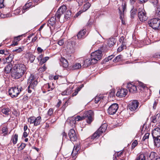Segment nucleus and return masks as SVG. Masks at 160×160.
Listing matches in <instances>:
<instances>
[{
    "mask_svg": "<svg viewBox=\"0 0 160 160\" xmlns=\"http://www.w3.org/2000/svg\"><path fill=\"white\" fill-rule=\"evenodd\" d=\"M81 67V65L80 63H75L72 67L73 69H78Z\"/></svg>",
    "mask_w": 160,
    "mask_h": 160,
    "instance_id": "nucleus-35",
    "label": "nucleus"
},
{
    "mask_svg": "<svg viewBox=\"0 0 160 160\" xmlns=\"http://www.w3.org/2000/svg\"><path fill=\"white\" fill-rule=\"evenodd\" d=\"M138 141L137 140H135L132 143V149H133L138 145Z\"/></svg>",
    "mask_w": 160,
    "mask_h": 160,
    "instance_id": "nucleus-43",
    "label": "nucleus"
},
{
    "mask_svg": "<svg viewBox=\"0 0 160 160\" xmlns=\"http://www.w3.org/2000/svg\"><path fill=\"white\" fill-rule=\"evenodd\" d=\"M29 58L31 62H32L35 59V56L32 55L30 54L29 56Z\"/></svg>",
    "mask_w": 160,
    "mask_h": 160,
    "instance_id": "nucleus-47",
    "label": "nucleus"
},
{
    "mask_svg": "<svg viewBox=\"0 0 160 160\" xmlns=\"http://www.w3.org/2000/svg\"><path fill=\"white\" fill-rule=\"evenodd\" d=\"M43 55L42 54L40 55L38 58V59L39 61L42 59Z\"/></svg>",
    "mask_w": 160,
    "mask_h": 160,
    "instance_id": "nucleus-63",
    "label": "nucleus"
},
{
    "mask_svg": "<svg viewBox=\"0 0 160 160\" xmlns=\"http://www.w3.org/2000/svg\"><path fill=\"white\" fill-rule=\"evenodd\" d=\"M93 112L92 110H89L85 112L84 116L82 117L77 116V117L75 118V119L76 121H79L84 119L85 118L87 117L88 118L87 122L90 124L93 120Z\"/></svg>",
    "mask_w": 160,
    "mask_h": 160,
    "instance_id": "nucleus-2",
    "label": "nucleus"
},
{
    "mask_svg": "<svg viewBox=\"0 0 160 160\" xmlns=\"http://www.w3.org/2000/svg\"><path fill=\"white\" fill-rule=\"evenodd\" d=\"M23 47H19L18 48L13 50V52H16L18 53H20L23 51Z\"/></svg>",
    "mask_w": 160,
    "mask_h": 160,
    "instance_id": "nucleus-40",
    "label": "nucleus"
},
{
    "mask_svg": "<svg viewBox=\"0 0 160 160\" xmlns=\"http://www.w3.org/2000/svg\"><path fill=\"white\" fill-rule=\"evenodd\" d=\"M28 132L29 131H24L23 134V136L24 138H26L28 136Z\"/></svg>",
    "mask_w": 160,
    "mask_h": 160,
    "instance_id": "nucleus-54",
    "label": "nucleus"
},
{
    "mask_svg": "<svg viewBox=\"0 0 160 160\" xmlns=\"http://www.w3.org/2000/svg\"><path fill=\"white\" fill-rule=\"evenodd\" d=\"M11 16V15L10 14L5 15L0 13V17L1 18H5L9 17Z\"/></svg>",
    "mask_w": 160,
    "mask_h": 160,
    "instance_id": "nucleus-44",
    "label": "nucleus"
},
{
    "mask_svg": "<svg viewBox=\"0 0 160 160\" xmlns=\"http://www.w3.org/2000/svg\"><path fill=\"white\" fill-rule=\"evenodd\" d=\"M103 95L101 94H100L98 96H96L95 98V103H98L101 99H103Z\"/></svg>",
    "mask_w": 160,
    "mask_h": 160,
    "instance_id": "nucleus-31",
    "label": "nucleus"
},
{
    "mask_svg": "<svg viewBox=\"0 0 160 160\" xmlns=\"http://www.w3.org/2000/svg\"><path fill=\"white\" fill-rule=\"evenodd\" d=\"M139 85L140 87H141L143 88H144L145 87V85L142 82H140L139 84Z\"/></svg>",
    "mask_w": 160,
    "mask_h": 160,
    "instance_id": "nucleus-61",
    "label": "nucleus"
},
{
    "mask_svg": "<svg viewBox=\"0 0 160 160\" xmlns=\"http://www.w3.org/2000/svg\"><path fill=\"white\" fill-rule=\"evenodd\" d=\"M146 156L143 154H141L138 156L135 160H146Z\"/></svg>",
    "mask_w": 160,
    "mask_h": 160,
    "instance_id": "nucleus-29",
    "label": "nucleus"
},
{
    "mask_svg": "<svg viewBox=\"0 0 160 160\" xmlns=\"http://www.w3.org/2000/svg\"><path fill=\"white\" fill-rule=\"evenodd\" d=\"M127 93L128 91L126 89L122 88L118 90L116 93V96L120 97H124Z\"/></svg>",
    "mask_w": 160,
    "mask_h": 160,
    "instance_id": "nucleus-14",
    "label": "nucleus"
},
{
    "mask_svg": "<svg viewBox=\"0 0 160 160\" xmlns=\"http://www.w3.org/2000/svg\"><path fill=\"white\" fill-rule=\"evenodd\" d=\"M18 44V42H17V41H15V40H14L13 41V43L11 45L12 46H14L17 45Z\"/></svg>",
    "mask_w": 160,
    "mask_h": 160,
    "instance_id": "nucleus-55",
    "label": "nucleus"
},
{
    "mask_svg": "<svg viewBox=\"0 0 160 160\" xmlns=\"http://www.w3.org/2000/svg\"><path fill=\"white\" fill-rule=\"evenodd\" d=\"M118 105L116 103L112 104L108 109V112L109 114L113 115L114 114L118 109Z\"/></svg>",
    "mask_w": 160,
    "mask_h": 160,
    "instance_id": "nucleus-9",
    "label": "nucleus"
},
{
    "mask_svg": "<svg viewBox=\"0 0 160 160\" xmlns=\"http://www.w3.org/2000/svg\"><path fill=\"white\" fill-rule=\"evenodd\" d=\"M41 121V117L39 116L37 118H35V120L34 125L35 126H37L39 124Z\"/></svg>",
    "mask_w": 160,
    "mask_h": 160,
    "instance_id": "nucleus-30",
    "label": "nucleus"
},
{
    "mask_svg": "<svg viewBox=\"0 0 160 160\" xmlns=\"http://www.w3.org/2000/svg\"><path fill=\"white\" fill-rule=\"evenodd\" d=\"M122 58V56L121 55H118L115 58H114L113 60V61L115 62H118L119 61L121 58Z\"/></svg>",
    "mask_w": 160,
    "mask_h": 160,
    "instance_id": "nucleus-41",
    "label": "nucleus"
},
{
    "mask_svg": "<svg viewBox=\"0 0 160 160\" xmlns=\"http://www.w3.org/2000/svg\"><path fill=\"white\" fill-rule=\"evenodd\" d=\"M91 4L89 2H87L83 6V11H85L87 10L90 7Z\"/></svg>",
    "mask_w": 160,
    "mask_h": 160,
    "instance_id": "nucleus-34",
    "label": "nucleus"
},
{
    "mask_svg": "<svg viewBox=\"0 0 160 160\" xmlns=\"http://www.w3.org/2000/svg\"><path fill=\"white\" fill-rule=\"evenodd\" d=\"M5 4V0H0V8H3Z\"/></svg>",
    "mask_w": 160,
    "mask_h": 160,
    "instance_id": "nucleus-42",
    "label": "nucleus"
},
{
    "mask_svg": "<svg viewBox=\"0 0 160 160\" xmlns=\"http://www.w3.org/2000/svg\"><path fill=\"white\" fill-rule=\"evenodd\" d=\"M68 89H67L63 92H62V95H69L70 94V92H68Z\"/></svg>",
    "mask_w": 160,
    "mask_h": 160,
    "instance_id": "nucleus-46",
    "label": "nucleus"
},
{
    "mask_svg": "<svg viewBox=\"0 0 160 160\" xmlns=\"http://www.w3.org/2000/svg\"><path fill=\"white\" fill-rule=\"evenodd\" d=\"M151 119L152 120V122L153 123H155L157 122V118L156 116H154L152 117L151 118Z\"/></svg>",
    "mask_w": 160,
    "mask_h": 160,
    "instance_id": "nucleus-52",
    "label": "nucleus"
},
{
    "mask_svg": "<svg viewBox=\"0 0 160 160\" xmlns=\"http://www.w3.org/2000/svg\"><path fill=\"white\" fill-rule=\"evenodd\" d=\"M127 88L129 91L131 93H136L137 91L136 86L134 84L130 83H128L127 85Z\"/></svg>",
    "mask_w": 160,
    "mask_h": 160,
    "instance_id": "nucleus-15",
    "label": "nucleus"
},
{
    "mask_svg": "<svg viewBox=\"0 0 160 160\" xmlns=\"http://www.w3.org/2000/svg\"><path fill=\"white\" fill-rule=\"evenodd\" d=\"M56 19L54 17H52L49 20L48 22L49 24L53 27L55 25L56 23Z\"/></svg>",
    "mask_w": 160,
    "mask_h": 160,
    "instance_id": "nucleus-27",
    "label": "nucleus"
},
{
    "mask_svg": "<svg viewBox=\"0 0 160 160\" xmlns=\"http://www.w3.org/2000/svg\"><path fill=\"white\" fill-rule=\"evenodd\" d=\"M152 135L153 138L160 137V129L158 128L154 129L152 131Z\"/></svg>",
    "mask_w": 160,
    "mask_h": 160,
    "instance_id": "nucleus-16",
    "label": "nucleus"
},
{
    "mask_svg": "<svg viewBox=\"0 0 160 160\" xmlns=\"http://www.w3.org/2000/svg\"><path fill=\"white\" fill-rule=\"evenodd\" d=\"M40 61V64L41 65L42 64H43L45 63L46 62L44 60L43 58Z\"/></svg>",
    "mask_w": 160,
    "mask_h": 160,
    "instance_id": "nucleus-60",
    "label": "nucleus"
},
{
    "mask_svg": "<svg viewBox=\"0 0 160 160\" xmlns=\"http://www.w3.org/2000/svg\"><path fill=\"white\" fill-rule=\"evenodd\" d=\"M116 40L113 38H110L108 41V44L109 47H112L116 42Z\"/></svg>",
    "mask_w": 160,
    "mask_h": 160,
    "instance_id": "nucleus-22",
    "label": "nucleus"
},
{
    "mask_svg": "<svg viewBox=\"0 0 160 160\" xmlns=\"http://www.w3.org/2000/svg\"><path fill=\"white\" fill-rule=\"evenodd\" d=\"M35 117H31L28 119V122L30 123V124H34L35 120Z\"/></svg>",
    "mask_w": 160,
    "mask_h": 160,
    "instance_id": "nucleus-39",
    "label": "nucleus"
},
{
    "mask_svg": "<svg viewBox=\"0 0 160 160\" xmlns=\"http://www.w3.org/2000/svg\"><path fill=\"white\" fill-rule=\"evenodd\" d=\"M5 136L8 134V130L7 128L6 127H3L0 132V135Z\"/></svg>",
    "mask_w": 160,
    "mask_h": 160,
    "instance_id": "nucleus-19",
    "label": "nucleus"
},
{
    "mask_svg": "<svg viewBox=\"0 0 160 160\" xmlns=\"http://www.w3.org/2000/svg\"><path fill=\"white\" fill-rule=\"evenodd\" d=\"M149 133H146L143 138L142 139L143 140L145 141L146 139H148L149 138Z\"/></svg>",
    "mask_w": 160,
    "mask_h": 160,
    "instance_id": "nucleus-48",
    "label": "nucleus"
},
{
    "mask_svg": "<svg viewBox=\"0 0 160 160\" xmlns=\"http://www.w3.org/2000/svg\"><path fill=\"white\" fill-rule=\"evenodd\" d=\"M107 126L106 123H104L102 124L98 130L93 134L91 137V139H94L99 137L102 133L105 131Z\"/></svg>",
    "mask_w": 160,
    "mask_h": 160,
    "instance_id": "nucleus-5",
    "label": "nucleus"
},
{
    "mask_svg": "<svg viewBox=\"0 0 160 160\" xmlns=\"http://www.w3.org/2000/svg\"><path fill=\"white\" fill-rule=\"evenodd\" d=\"M67 10L66 6L63 5L61 6L58 9L55 14V16L58 19H59L61 15L64 13Z\"/></svg>",
    "mask_w": 160,
    "mask_h": 160,
    "instance_id": "nucleus-11",
    "label": "nucleus"
},
{
    "mask_svg": "<svg viewBox=\"0 0 160 160\" xmlns=\"http://www.w3.org/2000/svg\"><path fill=\"white\" fill-rule=\"evenodd\" d=\"M158 157L157 154L154 152H151L149 155V158L151 160H155L156 158Z\"/></svg>",
    "mask_w": 160,
    "mask_h": 160,
    "instance_id": "nucleus-26",
    "label": "nucleus"
},
{
    "mask_svg": "<svg viewBox=\"0 0 160 160\" xmlns=\"http://www.w3.org/2000/svg\"><path fill=\"white\" fill-rule=\"evenodd\" d=\"M92 59L91 60L90 59H86L84 61V63L82 65L83 67H86L88 66L89 65L92 64H93L92 62Z\"/></svg>",
    "mask_w": 160,
    "mask_h": 160,
    "instance_id": "nucleus-21",
    "label": "nucleus"
},
{
    "mask_svg": "<svg viewBox=\"0 0 160 160\" xmlns=\"http://www.w3.org/2000/svg\"><path fill=\"white\" fill-rule=\"evenodd\" d=\"M139 103L137 100H134L130 103L128 105L129 109L132 112H136L138 109Z\"/></svg>",
    "mask_w": 160,
    "mask_h": 160,
    "instance_id": "nucleus-8",
    "label": "nucleus"
},
{
    "mask_svg": "<svg viewBox=\"0 0 160 160\" xmlns=\"http://www.w3.org/2000/svg\"><path fill=\"white\" fill-rule=\"evenodd\" d=\"M154 139L155 145L156 147H159L160 146V139L158 138H153Z\"/></svg>",
    "mask_w": 160,
    "mask_h": 160,
    "instance_id": "nucleus-32",
    "label": "nucleus"
},
{
    "mask_svg": "<svg viewBox=\"0 0 160 160\" xmlns=\"http://www.w3.org/2000/svg\"><path fill=\"white\" fill-rule=\"evenodd\" d=\"M71 14V12L70 11H67L64 16V18L66 19H68L69 18Z\"/></svg>",
    "mask_w": 160,
    "mask_h": 160,
    "instance_id": "nucleus-38",
    "label": "nucleus"
},
{
    "mask_svg": "<svg viewBox=\"0 0 160 160\" xmlns=\"http://www.w3.org/2000/svg\"><path fill=\"white\" fill-rule=\"evenodd\" d=\"M0 111L2 113L6 116L9 115L11 112V110L10 108L6 107H2L0 108Z\"/></svg>",
    "mask_w": 160,
    "mask_h": 160,
    "instance_id": "nucleus-13",
    "label": "nucleus"
},
{
    "mask_svg": "<svg viewBox=\"0 0 160 160\" xmlns=\"http://www.w3.org/2000/svg\"><path fill=\"white\" fill-rule=\"evenodd\" d=\"M156 13L159 17H160V8H158L156 11Z\"/></svg>",
    "mask_w": 160,
    "mask_h": 160,
    "instance_id": "nucleus-57",
    "label": "nucleus"
},
{
    "mask_svg": "<svg viewBox=\"0 0 160 160\" xmlns=\"http://www.w3.org/2000/svg\"><path fill=\"white\" fill-rule=\"evenodd\" d=\"M37 51L40 52L42 53L43 52V50L40 47H38L37 48Z\"/></svg>",
    "mask_w": 160,
    "mask_h": 160,
    "instance_id": "nucleus-58",
    "label": "nucleus"
},
{
    "mask_svg": "<svg viewBox=\"0 0 160 160\" xmlns=\"http://www.w3.org/2000/svg\"><path fill=\"white\" fill-rule=\"evenodd\" d=\"M31 3L30 2L26 4L23 7L22 13H20L19 14H21L24 12L26 11L31 6Z\"/></svg>",
    "mask_w": 160,
    "mask_h": 160,
    "instance_id": "nucleus-25",
    "label": "nucleus"
},
{
    "mask_svg": "<svg viewBox=\"0 0 160 160\" xmlns=\"http://www.w3.org/2000/svg\"><path fill=\"white\" fill-rule=\"evenodd\" d=\"M44 88H46V90H47V91H50V90L49 89V88H50V90H52L54 89V87H52V88H50V85L48 83L47 84H45L44 85Z\"/></svg>",
    "mask_w": 160,
    "mask_h": 160,
    "instance_id": "nucleus-37",
    "label": "nucleus"
},
{
    "mask_svg": "<svg viewBox=\"0 0 160 160\" xmlns=\"http://www.w3.org/2000/svg\"><path fill=\"white\" fill-rule=\"evenodd\" d=\"M22 35H19L17 37H15L14 38V40H15V41H17V42H18L20 40H21V38L22 37Z\"/></svg>",
    "mask_w": 160,
    "mask_h": 160,
    "instance_id": "nucleus-45",
    "label": "nucleus"
},
{
    "mask_svg": "<svg viewBox=\"0 0 160 160\" xmlns=\"http://www.w3.org/2000/svg\"><path fill=\"white\" fill-rule=\"evenodd\" d=\"M138 17L139 20L142 22L147 20V17L146 13L143 8H140L138 9Z\"/></svg>",
    "mask_w": 160,
    "mask_h": 160,
    "instance_id": "nucleus-7",
    "label": "nucleus"
},
{
    "mask_svg": "<svg viewBox=\"0 0 160 160\" xmlns=\"http://www.w3.org/2000/svg\"><path fill=\"white\" fill-rule=\"evenodd\" d=\"M60 62L62 63V65L64 68H67L68 66V63L66 59L63 58H62L60 59Z\"/></svg>",
    "mask_w": 160,
    "mask_h": 160,
    "instance_id": "nucleus-23",
    "label": "nucleus"
},
{
    "mask_svg": "<svg viewBox=\"0 0 160 160\" xmlns=\"http://www.w3.org/2000/svg\"><path fill=\"white\" fill-rule=\"evenodd\" d=\"M137 12V10L136 9H133L131 11V17L132 18H134Z\"/></svg>",
    "mask_w": 160,
    "mask_h": 160,
    "instance_id": "nucleus-36",
    "label": "nucleus"
},
{
    "mask_svg": "<svg viewBox=\"0 0 160 160\" xmlns=\"http://www.w3.org/2000/svg\"><path fill=\"white\" fill-rule=\"evenodd\" d=\"M28 83L29 84V86L33 89L37 84V81L34 80V76L33 74H31L29 78L28 79Z\"/></svg>",
    "mask_w": 160,
    "mask_h": 160,
    "instance_id": "nucleus-10",
    "label": "nucleus"
},
{
    "mask_svg": "<svg viewBox=\"0 0 160 160\" xmlns=\"http://www.w3.org/2000/svg\"><path fill=\"white\" fill-rule=\"evenodd\" d=\"M68 135L71 141H75L77 139V135L75 130L73 129H71L69 131Z\"/></svg>",
    "mask_w": 160,
    "mask_h": 160,
    "instance_id": "nucleus-12",
    "label": "nucleus"
},
{
    "mask_svg": "<svg viewBox=\"0 0 160 160\" xmlns=\"http://www.w3.org/2000/svg\"><path fill=\"white\" fill-rule=\"evenodd\" d=\"M12 68V66L11 64H8L5 68V71L6 73H8L11 71Z\"/></svg>",
    "mask_w": 160,
    "mask_h": 160,
    "instance_id": "nucleus-28",
    "label": "nucleus"
},
{
    "mask_svg": "<svg viewBox=\"0 0 160 160\" xmlns=\"http://www.w3.org/2000/svg\"><path fill=\"white\" fill-rule=\"evenodd\" d=\"M13 69V72L12 73V77L15 79H18L21 78L26 71V66L22 63L15 64Z\"/></svg>",
    "mask_w": 160,
    "mask_h": 160,
    "instance_id": "nucleus-1",
    "label": "nucleus"
},
{
    "mask_svg": "<svg viewBox=\"0 0 160 160\" xmlns=\"http://www.w3.org/2000/svg\"><path fill=\"white\" fill-rule=\"evenodd\" d=\"M25 144L22 143L19 147V149L21 150H22L25 147Z\"/></svg>",
    "mask_w": 160,
    "mask_h": 160,
    "instance_id": "nucleus-49",
    "label": "nucleus"
},
{
    "mask_svg": "<svg viewBox=\"0 0 160 160\" xmlns=\"http://www.w3.org/2000/svg\"><path fill=\"white\" fill-rule=\"evenodd\" d=\"M22 88L20 86L12 87L8 91L9 95L12 98H16L18 97L22 90Z\"/></svg>",
    "mask_w": 160,
    "mask_h": 160,
    "instance_id": "nucleus-3",
    "label": "nucleus"
},
{
    "mask_svg": "<svg viewBox=\"0 0 160 160\" xmlns=\"http://www.w3.org/2000/svg\"><path fill=\"white\" fill-rule=\"evenodd\" d=\"M31 88H31V87L28 86V92L29 93H30L32 92V90L31 89Z\"/></svg>",
    "mask_w": 160,
    "mask_h": 160,
    "instance_id": "nucleus-62",
    "label": "nucleus"
},
{
    "mask_svg": "<svg viewBox=\"0 0 160 160\" xmlns=\"http://www.w3.org/2000/svg\"><path fill=\"white\" fill-rule=\"evenodd\" d=\"M53 111L52 108H50L48 112V114L50 116L52 115L53 113Z\"/></svg>",
    "mask_w": 160,
    "mask_h": 160,
    "instance_id": "nucleus-53",
    "label": "nucleus"
},
{
    "mask_svg": "<svg viewBox=\"0 0 160 160\" xmlns=\"http://www.w3.org/2000/svg\"><path fill=\"white\" fill-rule=\"evenodd\" d=\"M102 56V52L100 50L96 51L92 53L91 58L92 62L95 64L97 63V62L100 60Z\"/></svg>",
    "mask_w": 160,
    "mask_h": 160,
    "instance_id": "nucleus-4",
    "label": "nucleus"
},
{
    "mask_svg": "<svg viewBox=\"0 0 160 160\" xmlns=\"http://www.w3.org/2000/svg\"><path fill=\"white\" fill-rule=\"evenodd\" d=\"M79 91H80L79 90V89H77V88H76L75 90V92H73V93L72 94V96H76L77 94Z\"/></svg>",
    "mask_w": 160,
    "mask_h": 160,
    "instance_id": "nucleus-50",
    "label": "nucleus"
},
{
    "mask_svg": "<svg viewBox=\"0 0 160 160\" xmlns=\"http://www.w3.org/2000/svg\"><path fill=\"white\" fill-rule=\"evenodd\" d=\"M64 42L63 40L62 39L58 42V44L60 46H62L64 44Z\"/></svg>",
    "mask_w": 160,
    "mask_h": 160,
    "instance_id": "nucleus-51",
    "label": "nucleus"
},
{
    "mask_svg": "<svg viewBox=\"0 0 160 160\" xmlns=\"http://www.w3.org/2000/svg\"><path fill=\"white\" fill-rule=\"evenodd\" d=\"M123 49V48L122 45H121V46L119 47L118 49V51L119 52H121Z\"/></svg>",
    "mask_w": 160,
    "mask_h": 160,
    "instance_id": "nucleus-56",
    "label": "nucleus"
},
{
    "mask_svg": "<svg viewBox=\"0 0 160 160\" xmlns=\"http://www.w3.org/2000/svg\"><path fill=\"white\" fill-rule=\"evenodd\" d=\"M86 30L83 29L80 31L77 34V37L78 39H83L85 37Z\"/></svg>",
    "mask_w": 160,
    "mask_h": 160,
    "instance_id": "nucleus-17",
    "label": "nucleus"
},
{
    "mask_svg": "<svg viewBox=\"0 0 160 160\" xmlns=\"http://www.w3.org/2000/svg\"><path fill=\"white\" fill-rule=\"evenodd\" d=\"M148 24L153 29H158L160 26V19L158 18L152 19L148 22Z\"/></svg>",
    "mask_w": 160,
    "mask_h": 160,
    "instance_id": "nucleus-6",
    "label": "nucleus"
},
{
    "mask_svg": "<svg viewBox=\"0 0 160 160\" xmlns=\"http://www.w3.org/2000/svg\"><path fill=\"white\" fill-rule=\"evenodd\" d=\"M79 146L78 145L75 146L73 148V150L72 152V155L73 157L75 156L78 153L79 150Z\"/></svg>",
    "mask_w": 160,
    "mask_h": 160,
    "instance_id": "nucleus-24",
    "label": "nucleus"
},
{
    "mask_svg": "<svg viewBox=\"0 0 160 160\" xmlns=\"http://www.w3.org/2000/svg\"><path fill=\"white\" fill-rule=\"evenodd\" d=\"M18 140V135L17 134H15L13 137L12 138L11 141H12L14 144H16Z\"/></svg>",
    "mask_w": 160,
    "mask_h": 160,
    "instance_id": "nucleus-33",
    "label": "nucleus"
},
{
    "mask_svg": "<svg viewBox=\"0 0 160 160\" xmlns=\"http://www.w3.org/2000/svg\"><path fill=\"white\" fill-rule=\"evenodd\" d=\"M122 12L121 10H120V8H119L118 9L119 11V13L120 14V19L122 21V22H123L122 18L123 16V13L124 11L125 10L126 8V6L125 5L122 6ZM123 23V22H122Z\"/></svg>",
    "mask_w": 160,
    "mask_h": 160,
    "instance_id": "nucleus-20",
    "label": "nucleus"
},
{
    "mask_svg": "<svg viewBox=\"0 0 160 160\" xmlns=\"http://www.w3.org/2000/svg\"><path fill=\"white\" fill-rule=\"evenodd\" d=\"M76 120L75 119V117H72L69 118L67 120L66 122L69 123L70 125L72 127L76 123Z\"/></svg>",
    "mask_w": 160,
    "mask_h": 160,
    "instance_id": "nucleus-18",
    "label": "nucleus"
},
{
    "mask_svg": "<svg viewBox=\"0 0 160 160\" xmlns=\"http://www.w3.org/2000/svg\"><path fill=\"white\" fill-rule=\"evenodd\" d=\"M141 3H145L147 2L148 0H138Z\"/></svg>",
    "mask_w": 160,
    "mask_h": 160,
    "instance_id": "nucleus-64",
    "label": "nucleus"
},
{
    "mask_svg": "<svg viewBox=\"0 0 160 160\" xmlns=\"http://www.w3.org/2000/svg\"><path fill=\"white\" fill-rule=\"evenodd\" d=\"M113 55H111V56H109L107 59L106 60V61L107 62L109 61V60H111L112 58H113Z\"/></svg>",
    "mask_w": 160,
    "mask_h": 160,
    "instance_id": "nucleus-59",
    "label": "nucleus"
}]
</instances>
